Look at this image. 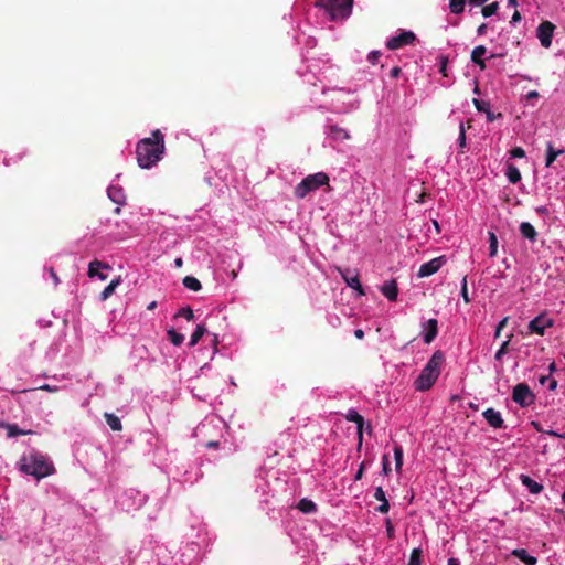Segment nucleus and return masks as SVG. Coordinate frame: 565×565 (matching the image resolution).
Masks as SVG:
<instances>
[{
  "instance_id": "f257e3e1",
  "label": "nucleus",
  "mask_w": 565,
  "mask_h": 565,
  "mask_svg": "<svg viewBox=\"0 0 565 565\" xmlns=\"http://www.w3.org/2000/svg\"><path fill=\"white\" fill-rule=\"evenodd\" d=\"M164 150V135L156 129L151 137L143 138L137 143L136 156L139 167L150 169L161 160Z\"/></svg>"
},
{
  "instance_id": "f03ea898",
  "label": "nucleus",
  "mask_w": 565,
  "mask_h": 565,
  "mask_svg": "<svg viewBox=\"0 0 565 565\" xmlns=\"http://www.w3.org/2000/svg\"><path fill=\"white\" fill-rule=\"evenodd\" d=\"M444 360L445 356L441 351L438 350L434 352L415 381V388L417 391L425 392L434 385L440 374V366Z\"/></svg>"
},
{
  "instance_id": "7ed1b4c3",
  "label": "nucleus",
  "mask_w": 565,
  "mask_h": 565,
  "mask_svg": "<svg viewBox=\"0 0 565 565\" xmlns=\"http://www.w3.org/2000/svg\"><path fill=\"white\" fill-rule=\"evenodd\" d=\"M21 470L36 479H42L54 472V466L45 456L35 452L21 459Z\"/></svg>"
},
{
  "instance_id": "20e7f679",
  "label": "nucleus",
  "mask_w": 565,
  "mask_h": 565,
  "mask_svg": "<svg viewBox=\"0 0 565 565\" xmlns=\"http://www.w3.org/2000/svg\"><path fill=\"white\" fill-rule=\"evenodd\" d=\"M354 0H317L315 7L324 9L332 21L347 19L352 13Z\"/></svg>"
},
{
  "instance_id": "39448f33",
  "label": "nucleus",
  "mask_w": 565,
  "mask_h": 565,
  "mask_svg": "<svg viewBox=\"0 0 565 565\" xmlns=\"http://www.w3.org/2000/svg\"><path fill=\"white\" fill-rule=\"evenodd\" d=\"M329 177L324 172H318L306 177L296 188L295 195L298 199H303L312 191L318 190L322 185H328Z\"/></svg>"
},
{
  "instance_id": "423d86ee",
  "label": "nucleus",
  "mask_w": 565,
  "mask_h": 565,
  "mask_svg": "<svg viewBox=\"0 0 565 565\" xmlns=\"http://www.w3.org/2000/svg\"><path fill=\"white\" fill-rule=\"evenodd\" d=\"M512 399L522 407L530 406L534 403L535 396L525 383H519L514 386Z\"/></svg>"
},
{
  "instance_id": "0eeeda50",
  "label": "nucleus",
  "mask_w": 565,
  "mask_h": 565,
  "mask_svg": "<svg viewBox=\"0 0 565 565\" xmlns=\"http://www.w3.org/2000/svg\"><path fill=\"white\" fill-rule=\"evenodd\" d=\"M553 326L554 320L548 318L546 313H541L529 322L527 329L530 333H536L543 337L545 334V329Z\"/></svg>"
},
{
  "instance_id": "6e6552de",
  "label": "nucleus",
  "mask_w": 565,
  "mask_h": 565,
  "mask_svg": "<svg viewBox=\"0 0 565 565\" xmlns=\"http://www.w3.org/2000/svg\"><path fill=\"white\" fill-rule=\"evenodd\" d=\"M416 35L413 31H403L396 36H392L386 42V47L391 51L398 50L405 45H411L415 42Z\"/></svg>"
},
{
  "instance_id": "1a4fd4ad",
  "label": "nucleus",
  "mask_w": 565,
  "mask_h": 565,
  "mask_svg": "<svg viewBox=\"0 0 565 565\" xmlns=\"http://www.w3.org/2000/svg\"><path fill=\"white\" fill-rule=\"evenodd\" d=\"M555 25L550 21H543L536 30V35L543 47L548 49L552 44Z\"/></svg>"
},
{
  "instance_id": "9d476101",
  "label": "nucleus",
  "mask_w": 565,
  "mask_h": 565,
  "mask_svg": "<svg viewBox=\"0 0 565 565\" xmlns=\"http://www.w3.org/2000/svg\"><path fill=\"white\" fill-rule=\"evenodd\" d=\"M446 264V256H439L431 260L424 263L418 270V277H428L437 273L441 266Z\"/></svg>"
},
{
  "instance_id": "9b49d317",
  "label": "nucleus",
  "mask_w": 565,
  "mask_h": 565,
  "mask_svg": "<svg viewBox=\"0 0 565 565\" xmlns=\"http://www.w3.org/2000/svg\"><path fill=\"white\" fill-rule=\"evenodd\" d=\"M345 419L356 424L359 439L358 449H360L362 447L363 440L364 418L355 409H349V412L345 414Z\"/></svg>"
},
{
  "instance_id": "f8f14e48",
  "label": "nucleus",
  "mask_w": 565,
  "mask_h": 565,
  "mask_svg": "<svg viewBox=\"0 0 565 565\" xmlns=\"http://www.w3.org/2000/svg\"><path fill=\"white\" fill-rule=\"evenodd\" d=\"M339 271H340L342 278L344 279L345 284L350 288L356 290L359 292V295H365L364 289L360 282L358 274L351 275L350 269H344V270L339 269Z\"/></svg>"
},
{
  "instance_id": "ddd939ff",
  "label": "nucleus",
  "mask_w": 565,
  "mask_h": 565,
  "mask_svg": "<svg viewBox=\"0 0 565 565\" xmlns=\"http://www.w3.org/2000/svg\"><path fill=\"white\" fill-rule=\"evenodd\" d=\"M482 416L487 420V423L493 427V428H501L503 427V419L501 417L500 412L495 411L494 408H487Z\"/></svg>"
},
{
  "instance_id": "4468645a",
  "label": "nucleus",
  "mask_w": 565,
  "mask_h": 565,
  "mask_svg": "<svg viewBox=\"0 0 565 565\" xmlns=\"http://www.w3.org/2000/svg\"><path fill=\"white\" fill-rule=\"evenodd\" d=\"M381 292L390 301H395L398 296V286L396 280L392 279L381 287Z\"/></svg>"
},
{
  "instance_id": "2eb2a0df",
  "label": "nucleus",
  "mask_w": 565,
  "mask_h": 565,
  "mask_svg": "<svg viewBox=\"0 0 565 565\" xmlns=\"http://www.w3.org/2000/svg\"><path fill=\"white\" fill-rule=\"evenodd\" d=\"M438 334V321L436 319H429L426 322V332L424 334V342L430 343L435 340Z\"/></svg>"
},
{
  "instance_id": "dca6fc26",
  "label": "nucleus",
  "mask_w": 565,
  "mask_h": 565,
  "mask_svg": "<svg viewBox=\"0 0 565 565\" xmlns=\"http://www.w3.org/2000/svg\"><path fill=\"white\" fill-rule=\"evenodd\" d=\"M520 480L523 486H525L529 491L533 494H537L543 490V486L537 481L533 480L531 477L526 475H521Z\"/></svg>"
},
{
  "instance_id": "f3484780",
  "label": "nucleus",
  "mask_w": 565,
  "mask_h": 565,
  "mask_svg": "<svg viewBox=\"0 0 565 565\" xmlns=\"http://www.w3.org/2000/svg\"><path fill=\"white\" fill-rule=\"evenodd\" d=\"M512 555L522 561L525 565H535L537 563L536 557L530 555L524 548L513 550Z\"/></svg>"
},
{
  "instance_id": "a211bd4d",
  "label": "nucleus",
  "mask_w": 565,
  "mask_h": 565,
  "mask_svg": "<svg viewBox=\"0 0 565 565\" xmlns=\"http://www.w3.org/2000/svg\"><path fill=\"white\" fill-rule=\"evenodd\" d=\"M520 232L524 238H527L531 242L536 241L537 232L531 223L522 222L520 224Z\"/></svg>"
},
{
  "instance_id": "6ab92c4d",
  "label": "nucleus",
  "mask_w": 565,
  "mask_h": 565,
  "mask_svg": "<svg viewBox=\"0 0 565 565\" xmlns=\"http://www.w3.org/2000/svg\"><path fill=\"white\" fill-rule=\"evenodd\" d=\"M330 136L335 140H348L351 138L349 131L338 125L330 126Z\"/></svg>"
},
{
  "instance_id": "aec40b11",
  "label": "nucleus",
  "mask_w": 565,
  "mask_h": 565,
  "mask_svg": "<svg viewBox=\"0 0 565 565\" xmlns=\"http://www.w3.org/2000/svg\"><path fill=\"white\" fill-rule=\"evenodd\" d=\"M505 177L513 184L521 181V172H520L519 168L516 166H514L513 163L507 164Z\"/></svg>"
},
{
  "instance_id": "412c9836",
  "label": "nucleus",
  "mask_w": 565,
  "mask_h": 565,
  "mask_svg": "<svg viewBox=\"0 0 565 565\" xmlns=\"http://www.w3.org/2000/svg\"><path fill=\"white\" fill-rule=\"evenodd\" d=\"M104 417L106 423L114 431H120L122 429L121 420L118 416L113 413H105Z\"/></svg>"
},
{
  "instance_id": "4be33fe9",
  "label": "nucleus",
  "mask_w": 565,
  "mask_h": 565,
  "mask_svg": "<svg viewBox=\"0 0 565 565\" xmlns=\"http://www.w3.org/2000/svg\"><path fill=\"white\" fill-rule=\"evenodd\" d=\"M564 150H555L553 145L551 142L547 143L546 147V158H545V166L551 167L553 162L556 160V158L562 154Z\"/></svg>"
},
{
  "instance_id": "5701e85b",
  "label": "nucleus",
  "mask_w": 565,
  "mask_h": 565,
  "mask_svg": "<svg viewBox=\"0 0 565 565\" xmlns=\"http://www.w3.org/2000/svg\"><path fill=\"white\" fill-rule=\"evenodd\" d=\"M4 427L7 429V435L10 438L33 434L32 430H23V429L19 428V426L15 424H6Z\"/></svg>"
},
{
  "instance_id": "b1692460",
  "label": "nucleus",
  "mask_w": 565,
  "mask_h": 565,
  "mask_svg": "<svg viewBox=\"0 0 565 565\" xmlns=\"http://www.w3.org/2000/svg\"><path fill=\"white\" fill-rule=\"evenodd\" d=\"M108 196L109 199L115 202L116 204H124V194L120 188L117 186H109L108 188Z\"/></svg>"
},
{
  "instance_id": "393cba45",
  "label": "nucleus",
  "mask_w": 565,
  "mask_h": 565,
  "mask_svg": "<svg viewBox=\"0 0 565 565\" xmlns=\"http://www.w3.org/2000/svg\"><path fill=\"white\" fill-rule=\"evenodd\" d=\"M119 284H120V277L113 279L110 281V284L102 291L100 300L104 301V300L108 299L115 292V289L118 287Z\"/></svg>"
},
{
  "instance_id": "a878e982",
  "label": "nucleus",
  "mask_w": 565,
  "mask_h": 565,
  "mask_svg": "<svg viewBox=\"0 0 565 565\" xmlns=\"http://www.w3.org/2000/svg\"><path fill=\"white\" fill-rule=\"evenodd\" d=\"M297 508L303 513H312L317 510L316 503L306 498L299 501Z\"/></svg>"
},
{
  "instance_id": "bb28decb",
  "label": "nucleus",
  "mask_w": 565,
  "mask_h": 565,
  "mask_svg": "<svg viewBox=\"0 0 565 565\" xmlns=\"http://www.w3.org/2000/svg\"><path fill=\"white\" fill-rule=\"evenodd\" d=\"M183 285L192 291H199L202 288L200 280L193 276H185L183 278Z\"/></svg>"
},
{
  "instance_id": "cd10ccee",
  "label": "nucleus",
  "mask_w": 565,
  "mask_h": 565,
  "mask_svg": "<svg viewBox=\"0 0 565 565\" xmlns=\"http://www.w3.org/2000/svg\"><path fill=\"white\" fill-rule=\"evenodd\" d=\"M100 268L109 269L110 267H109V265L102 263L97 259L90 262L88 265V276L89 277L97 276Z\"/></svg>"
},
{
  "instance_id": "c85d7f7f",
  "label": "nucleus",
  "mask_w": 565,
  "mask_h": 565,
  "mask_svg": "<svg viewBox=\"0 0 565 565\" xmlns=\"http://www.w3.org/2000/svg\"><path fill=\"white\" fill-rule=\"evenodd\" d=\"M206 328L203 324H198L194 332L191 335L189 345L194 347L201 338L205 334Z\"/></svg>"
},
{
  "instance_id": "c756f323",
  "label": "nucleus",
  "mask_w": 565,
  "mask_h": 565,
  "mask_svg": "<svg viewBox=\"0 0 565 565\" xmlns=\"http://www.w3.org/2000/svg\"><path fill=\"white\" fill-rule=\"evenodd\" d=\"M168 338L174 345H181L184 341V335L175 331L173 328H170L167 331Z\"/></svg>"
},
{
  "instance_id": "7c9ffc66",
  "label": "nucleus",
  "mask_w": 565,
  "mask_h": 565,
  "mask_svg": "<svg viewBox=\"0 0 565 565\" xmlns=\"http://www.w3.org/2000/svg\"><path fill=\"white\" fill-rule=\"evenodd\" d=\"M466 0H449L451 13L459 14L465 10Z\"/></svg>"
},
{
  "instance_id": "2f4dec72",
  "label": "nucleus",
  "mask_w": 565,
  "mask_h": 565,
  "mask_svg": "<svg viewBox=\"0 0 565 565\" xmlns=\"http://www.w3.org/2000/svg\"><path fill=\"white\" fill-rule=\"evenodd\" d=\"M394 459H395V469L401 471L403 466V449L401 446L395 445L394 447Z\"/></svg>"
},
{
  "instance_id": "473e14b6",
  "label": "nucleus",
  "mask_w": 565,
  "mask_h": 565,
  "mask_svg": "<svg viewBox=\"0 0 565 565\" xmlns=\"http://www.w3.org/2000/svg\"><path fill=\"white\" fill-rule=\"evenodd\" d=\"M489 249H490V257H494L498 254V239L493 232H489Z\"/></svg>"
},
{
  "instance_id": "72a5a7b5",
  "label": "nucleus",
  "mask_w": 565,
  "mask_h": 565,
  "mask_svg": "<svg viewBox=\"0 0 565 565\" xmlns=\"http://www.w3.org/2000/svg\"><path fill=\"white\" fill-rule=\"evenodd\" d=\"M422 554L423 551L420 548H414L411 553L409 565H422Z\"/></svg>"
},
{
  "instance_id": "f704fd0d",
  "label": "nucleus",
  "mask_w": 565,
  "mask_h": 565,
  "mask_svg": "<svg viewBox=\"0 0 565 565\" xmlns=\"http://www.w3.org/2000/svg\"><path fill=\"white\" fill-rule=\"evenodd\" d=\"M487 53V47L484 45L476 46L471 52V61L483 60L482 56Z\"/></svg>"
},
{
  "instance_id": "c9c22d12",
  "label": "nucleus",
  "mask_w": 565,
  "mask_h": 565,
  "mask_svg": "<svg viewBox=\"0 0 565 565\" xmlns=\"http://www.w3.org/2000/svg\"><path fill=\"white\" fill-rule=\"evenodd\" d=\"M498 8H499V3L498 2H492V3L488 4V6H484L482 8L481 13H482V15L484 18H489V17L493 15L497 12Z\"/></svg>"
},
{
  "instance_id": "e433bc0d",
  "label": "nucleus",
  "mask_w": 565,
  "mask_h": 565,
  "mask_svg": "<svg viewBox=\"0 0 565 565\" xmlns=\"http://www.w3.org/2000/svg\"><path fill=\"white\" fill-rule=\"evenodd\" d=\"M472 103H473L476 109L478 111H480V113H484L486 114L487 110H489V108H490V103L486 102V100L473 98Z\"/></svg>"
},
{
  "instance_id": "4c0bfd02",
  "label": "nucleus",
  "mask_w": 565,
  "mask_h": 565,
  "mask_svg": "<svg viewBox=\"0 0 565 565\" xmlns=\"http://www.w3.org/2000/svg\"><path fill=\"white\" fill-rule=\"evenodd\" d=\"M174 317H184L188 321H191L194 319V313L190 307H183L175 313Z\"/></svg>"
},
{
  "instance_id": "58836bf2",
  "label": "nucleus",
  "mask_w": 565,
  "mask_h": 565,
  "mask_svg": "<svg viewBox=\"0 0 565 565\" xmlns=\"http://www.w3.org/2000/svg\"><path fill=\"white\" fill-rule=\"evenodd\" d=\"M459 147L461 148V152H463V149L466 148V128L462 121H460L459 125Z\"/></svg>"
},
{
  "instance_id": "ea45409f",
  "label": "nucleus",
  "mask_w": 565,
  "mask_h": 565,
  "mask_svg": "<svg viewBox=\"0 0 565 565\" xmlns=\"http://www.w3.org/2000/svg\"><path fill=\"white\" fill-rule=\"evenodd\" d=\"M460 294L466 303L471 302V299L469 298V295H468L467 276H465L462 278Z\"/></svg>"
},
{
  "instance_id": "a19ab883",
  "label": "nucleus",
  "mask_w": 565,
  "mask_h": 565,
  "mask_svg": "<svg viewBox=\"0 0 565 565\" xmlns=\"http://www.w3.org/2000/svg\"><path fill=\"white\" fill-rule=\"evenodd\" d=\"M382 466L383 473L387 476L391 472L390 459L387 454H385L382 458Z\"/></svg>"
},
{
  "instance_id": "79ce46f5",
  "label": "nucleus",
  "mask_w": 565,
  "mask_h": 565,
  "mask_svg": "<svg viewBox=\"0 0 565 565\" xmlns=\"http://www.w3.org/2000/svg\"><path fill=\"white\" fill-rule=\"evenodd\" d=\"M509 342H510V340H507V341H504L502 343V345L500 347V349L495 353V356H494L495 360H501V358L507 353Z\"/></svg>"
},
{
  "instance_id": "37998d69",
  "label": "nucleus",
  "mask_w": 565,
  "mask_h": 565,
  "mask_svg": "<svg viewBox=\"0 0 565 565\" xmlns=\"http://www.w3.org/2000/svg\"><path fill=\"white\" fill-rule=\"evenodd\" d=\"M511 157L512 158H524L525 151L521 147H515L511 150Z\"/></svg>"
},
{
  "instance_id": "c03bdc74",
  "label": "nucleus",
  "mask_w": 565,
  "mask_h": 565,
  "mask_svg": "<svg viewBox=\"0 0 565 565\" xmlns=\"http://www.w3.org/2000/svg\"><path fill=\"white\" fill-rule=\"evenodd\" d=\"M374 498H375L377 501H380V502H382V501H384V500H387V499H386V497H385V492H384V490H383V488H382V487H377V488L375 489Z\"/></svg>"
},
{
  "instance_id": "a18cd8bd",
  "label": "nucleus",
  "mask_w": 565,
  "mask_h": 565,
  "mask_svg": "<svg viewBox=\"0 0 565 565\" xmlns=\"http://www.w3.org/2000/svg\"><path fill=\"white\" fill-rule=\"evenodd\" d=\"M388 510H390V503L387 500L382 501L381 504L376 508V511L382 514L387 513Z\"/></svg>"
},
{
  "instance_id": "49530a36",
  "label": "nucleus",
  "mask_w": 565,
  "mask_h": 565,
  "mask_svg": "<svg viewBox=\"0 0 565 565\" xmlns=\"http://www.w3.org/2000/svg\"><path fill=\"white\" fill-rule=\"evenodd\" d=\"M486 116H487V120L492 122L494 121L495 119L502 117V114L501 113H498V114H494L493 111H491V109L489 108V110H487L486 113Z\"/></svg>"
},
{
  "instance_id": "de8ad7c7",
  "label": "nucleus",
  "mask_w": 565,
  "mask_h": 565,
  "mask_svg": "<svg viewBox=\"0 0 565 565\" xmlns=\"http://www.w3.org/2000/svg\"><path fill=\"white\" fill-rule=\"evenodd\" d=\"M381 56V52L380 51H373L369 54L367 56V60L372 63V64H375L377 62V60L380 58Z\"/></svg>"
},
{
  "instance_id": "09e8293b",
  "label": "nucleus",
  "mask_w": 565,
  "mask_h": 565,
  "mask_svg": "<svg viewBox=\"0 0 565 565\" xmlns=\"http://www.w3.org/2000/svg\"><path fill=\"white\" fill-rule=\"evenodd\" d=\"M364 469H365V463L362 462L359 467V470L356 471L355 476H354V480L358 481V480H361L362 477H363V473H364Z\"/></svg>"
},
{
  "instance_id": "8fccbe9b",
  "label": "nucleus",
  "mask_w": 565,
  "mask_h": 565,
  "mask_svg": "<svg viewBox=\"0 0 565 565\" xmlns=\"http://www.w3.org/2000/svg\"><path fill=\"white\" fill-rule=\"evenodd\" d=\"M447 62L448 60L446 57H443V61H441V64H440V67H439V72L444 75V76H447V73H446V70H447Z\"/></svg>"
},
{
  "instance_id": "3c124183",
  "label": "nucleus",
  "mask_w": 565,
  "mask_h": 565,
  "mask_svg": "<svg viewBox=\"0 0 565 565\" xmlns=\"http://www.w3.org/2000/svg\"><path fill=\"white\" fill-rule=\"evenodd\" d=\"M401 72H402L401 67H398V66H394V67L391 70L390 75H391V77H393V78H397V77L399 76Z\"/></svg>"
},
{
  "instance_id": "603ef678",
  "label": "nucleus",
  "mask_w": 565,
  "mask_h": 565,
  "mask_svg": "<svg viewBox=\"0 0 565 565\" xmlns=\"http://www.w3.org/2000/svg\"><path fill=\"white\" fill-rule=\"evenodd\" d=\"M544 433L550 435V436H553V437H558V438L565 439V433L564 434H558L555 430H545Z\"/></svg>"
},
{
  "instance_id": "864d4df0",
  "label": "nucleus",
  "mask_w": 565,
  "mask_h": 565,
  "mask_svg": "<svg viewBox=\"0 0 565 565\" xmlns=\"http://www.w3.org/2000/svg\"><path fill=\"white\" fill-rule=\"evenodd\" d=\"M557 387V381L555 379H548V390L554 391Z\"/></svg>"
},
{
  "instance_id": "5fc2aeb1",
  "label": "nucleus",
  "mask_w": 565,
  "mask_h": 565,
  "mask_svg": "<svg viewBox=\"0 0 565 565\" xmlns=\"http://www.w3.org/2000/svg\"><path fill=\"white\" fill-rule=\"evenodd\" d=\"M50 276L52 277L55 285L60 282L58 276L56 275L53 268H50Z\"/></svg>"
},
{
  "instance_id": "6e6d98bb",
  "label": "nucleus",
  "mask_w": 565,
  "mask_h": 565,
  "mask_svg": "<svg viewBox=\"0 0 565 565\" xmlns=\"http://www.w3.org/2000/svg\"><path fill=\"white\" fill-rule=\"evenodd\" d=\"M386 525H387V526H386L387 534H388V536H390V537H392V536H393V534H394V529H393V526H392V524H391V521H390V520H387V521H386Z\"/></svg>"
},
{
  "instance_id": "4d7b16f0",
  "label": "nucleus",
  "mask_w": 565,
  "mask_h": 565,
  "mask_svg": "<svg viewBox=\"0 0 565 565\" xmlns=\"http://www.w3.org/2000/svg\"><path fill=\"white\" fill-rule=\"evenodd\" d=\"M520 20H521V13L518 10H515L512 15L511 22L515 23V22H519Z\"/></svg>"
},
{
  "instance_id": "13d9d810",
  "label": "nucleus",
  "mask_w": 565,
  "mask_h": 565,
  "mask_svg": "<svg viewBox=\"0 0 565 565\" xmlns=\"http://www.w3.org/2000/svg\"><path fill=\"white\" fill-rule=\"evenodd\" d=\"M354 335L356 339L362 340L364 338V331L362 329H356L354 331Z\"/></svg>"
},
{
  "instance_id": "bf43d9fd",
  "label": "nucleus",
  "mask_w": 565,
  "mask_h": 565,
  "mask_svg": "<svg viewBox=\"0 0 565 565\" xmlns=\"http://www.w3.org/2000/svg\"><path fill=\"white\" fill-rule=\"evenodd\" d=\"M486 30H487V24L482 23L481 25L478 26L477 33L479 35H483L486 33Z\"/></svg>"
},
{
  "instance_id": "052dcab7",
  "label": "nucleus",
  "mask_w": 565,
  "mask_h": 565,
  "mask_svg": "<svg viewBox=\"0 0 565 565\" xmlns=\"http://www.w3.org/2000/svg\"><path fill=\"white\" fill-rule=\"evenodd\" d=\"M526 97H527V99L537 98L539 93L536 90H531L527 93Z\"/></svg>"
},
{
  "instance_id": "680f3d73",
  "label": "nucleus",
  "mask_w": 565,
  "mask_h": 565,
  "mask_svg": "<svg viewBox=\"0 0 565 565\" xmlns=\"http://www.w3.org/2000/svg\"><path fill=\"white\" fill-rule=\"evenodd\" d=\"M507 322H508V317L503 318V319L499 322V324L497 326V327H498V329H499V330H502V329L505 327Z\"/></svg>"
},
{
  "instance_id": "e2e57ef3",
  "label": "nucleus",
  "mask_w": 565,
  "mask_h": 565,
  "mask_svg": "<svg viewBox=\"0 0 565 565\" xmlns=\"http://www.w3.org/2000/svg\"><path fill=\"white\" fill-rule=\"evenodd\" d=\"M41 390H44V391H49V392H55L56 388L55 387H52L51 385L49 384H44L40 387Z\"/></svg>"
},
{
  "instance_id": "0e129e2a",
  "label": "nucleus",
  "mask_w": 565,
  "mask_h": 565,
  "mask_svg": "<svg viewBox=\"0 0 565 565\" xmlns=\"http://www.w3.org/2000/svg\"><path fill=\"white\" fill-rule=\"evenodd\" d=\"M473 63L477 64L480 67V70H484L486 68L484 60L475 61Z\"/></svg>"
},
{
  "instance_id": "69168bd1",
  "label": "nucleus",
  "mask_w": 565,
  "mask_h": 565,
  "mask_svg": "<svg viewBox=\"0 0 565 565\" xmlns=\"http://www.w3.org/2000/svg\"><path fill=\"white\" fill-rule=\"evenodd\" d=\"M447 565H459V562L457 558L451 557L448 559Z\"/></svg>"
},
{
  "instance_id": "338daca9",
  "label": "nucleus",
  "mask_w": 565,
  "mask_h": 565,
  "mask_svg": "<svg viewBox=\"0 0 565 565\" xmlns=\"http://www.w3.org/2000/svg\"><path fill=\"white\" fill-rule=\"evenodd\" d=\"M157 308V301H151L148 306H147V309L148 310H153Z\"/></svg>"
},
{
  "instance_id": "774afa93",
  "label": "nucleus",
  "mask_w": 565,
  "mask_h": 565,
  "mask_svg": "<svg viewBox=\"0 0 565 565\" xmlns=\"http://www.w3.org/2000/svg\"><path fill=\"white\" fill-rule=\"evenodd\" d=\"M174 264H175V266H177V267H182L183 262H182V259H181V258H177V259L174 260Z\"/></svg>"
}]
</instances>
